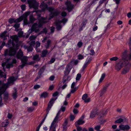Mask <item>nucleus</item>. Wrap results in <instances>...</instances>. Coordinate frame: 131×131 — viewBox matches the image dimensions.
Here are the masks:
<instances>
[{
  "mask_svg": "<svg viewBox=\"0 0 131 131\" xmlns=\"http://www.w3.org/2000/svg\"><path fill=\"white\" fill-rule=\"evenodd\" d=\"M127 51L124 52L122 56V59L116 63L115 68L117 71L121 69V68L124 67L122 71L121 74H125L127 73L131 67V63L130 61L131 59H129Z\"/></svg>",
  "mask_w": 131,
  "mask_h": 131,
  "instance_id": "nucleus-1",
  "label": "nucleus"
},
{
  "mask_svg": "<svg viewBox=\"0 0 131 131\" xmlns=\"http://www.w3.org/2000/svg\"><path fill=\"white\" fill-rule=\"evenodd\" d=\"M10 38L12 39V47H10L9 49H6L4 51V56H14L16 53L17 50L19 49V46L18 44L16 45L14 42V41L16 43H17L18 41V36L16 35H14L11 36Z\"/></svg>",
  "mask_w": 131,
  "mask_h": 131,
  "instance_id": "nucleus-2",
  "label": "nucleus"
},
{
  "mask_svg": "<svg viewBox=\"0 0 131 131\" xmlns=\"http://www.w3.org/2000/svg\"><path fill=\"white\" fill-rule=\"evenodd\" d=\"M15 80L14 77H13L9 78L8 79V83L3 85L0 87V95L3 94L8 87L10 83H12Z\"/></svg>",
  "mask_w": 131,
  "mask_h": 131,
  "instance_id": "nucleus-3",
  "label": "nucleus"
},
{
  "mask_svg": "<svg viewBox=\"0 0 131 131\" xmlns=\"http://www.w3.org/2000/svg\"><path fill=\"white\" fill-rule=\"evenodd\" d=\"M47 10L50 12L49 15V19H52L54 16H58L60 14V11L57 9L54 10V8L51 7H49Z\"/></svg>",
  "mask_w": 131,
  "mask_h": 131,
  "instance_id": "nucleus-4",
  "label": "nucleus"
},
{
  "mask_svg": "<svg viewBox=\"0 0 131 131\" xmlns=\"http://www.w3.org/2000/svg\"><path fill=\"white\" fill-rule=\"evenodd\" d=\"M27 1L30 8L36 9H38V4L35 0H27Z\"/></svg>",
  "mask_w": 131,
  "mask_h": 131,
  "instance_id": "nucleus-5",
  "label": "nucleus"
},
{
  "mask_svg": "<svg viewBox=\"0 0 131 131\" xmlns=\"http://www.w3.org/2000/svg\"><path fill=\"white\" fill-rule=\"evenodd\" d=\"M39 24H37V23H34L32 25L30 29L29 30V31L30 30L29 32L30 33H32L33 31H35V32H37L38 30V28L40 27H39Z\"/></svg>",
  "mask_w": 131,
  "mask_h": 131,
  "instance_id": "nucleus-6",
  "label": "nucleus"
},
{
  "mask_svg": "<svg viewBox=\"0 0 131 131\" xmlns=\"http://www.w3.org/2000/svg\"><path fill=\"white\" fill-rule=\"evenodd\" d=\"M47 17H41L40 18L38 19V24H39V27H42L43 25L46 23L48 22L46 20Z\"/></svg>",
  "mask_w": 131,
  "mask_h": 131,
  "instance_id": "nucleus-7",
  "label": "nucleus"
},
{
  "mask_svg": "<svg viewBox=\"0 0 131 131\" xmlns=\"http://www.w3.org/2000/svg\"><path fill=\"white\" fill-rule=\"evenodd\" d=\"M98 110L97 108L93 109L91 112L90 118H92L95 117L96 115H99Z\"/></svg>",
  "mask_w": 131,
  "mask_h": 131,
  "instance_id": "nucleus-8",
  "label": "nucleus"
},
{
  "mask_svg": "<svg viewBox=\"0 0 131 131\" xmlns=\"http://www.w3.org/2000/svg\"><path fill=\"white\" fill-rule=\"evenodd\" d=\"M57 99V97L55 99L54 98H52L51 99L50 101L48 104L47 107L46 109L47 111H48V112H49L51 107L52 106L54 101Z\"/></svg>",
  "mask_w": 131,
  "mask_h": 131,
  "instance_id": "nucleus-9",
  "label": "nucleus"
},
{
  "mask_svg": "<svg viewBox=\"0 0 131 131\" xmlns=\"http://www.w3.org/2000/svg\"><path fill=\"white\" fill-rule=\"evenodd\" d=\"M66 5L67 6V9L68 11L70 12L72 11L73 8V5L71 4L70 1H67L65 3Z\"/></svg>",
  "mask_w": 131,
  "mask_h": 131,
  "instance_id": "nucleus-10",
  "label": "nucleus"
},
{
  "mask_svg": "<svg viewBox=\"0 0 131 131\" xmlns=\"http://www.w3.org/2000/svg\"><path fill=\"white\" fill-rule=\"evenodd\" d=\"M84 118V115H82L79 119L75 123V126L77 125H82L84 124L85 122L83 121V120Z\"/></svg>",
  "mask_w": 131,
  "mask_h": 131,
  "instance_id": "nucleus-11",
  "label": "nucleus"
},
{
  "mask_svg": "<svg viewBox=\"0 0 131 131\" xmlns=\"http://www.w3.org/2000/svg\"><path fill=\"white\" fill-rule=\"evenodd\" d=\"M119 128L120 129L124 131H128L130 128V127L128 125H120L119 126Z\"/></svg>",
  "mask_w": 131,
  "mask_h": 131,
  "instance_id": "nucleus-12",
  "label": "nucleus"
},
{
  "mask_svg": "<svg viewBox=\"0 0 131 131\" xmlns=\"http://www.w3.org/2000/svg\"><path fill=\"white\" fill-rule=\"evenodd\" d=\"M40 7L43 11H45L47 9L48 7L47 5L45 3L44 1H42L40 5Z\"/></svg>",
  "mask_w": 131,
  "mask_h": 131,
  "instance_id": "nucleus-13",
  "label": "nucleus"
},
{
  "mask_svg": "<svg viewBox=\"0 0 131 131\" xmlns=\"http://www.w3.org/2000/svg\"><path fill=\"white\" fill-rule=\"evenodd\" d=\"M88 95L86 94H83L82 97V99L83 100L84 102L85 103H88L90 101V99L89 98L86 99L88 97Z\"/></svg>",
  "mask_w": 131,
  "mask_h": 131,
  "instance_id": "nucleus-14",
  "label": "nucleus"
},
{
  "mask_svg": "<svg viewBox=\"0 0 131 131\" xmlns=\"http://www.w3.org/2000/svg\"><path fill=\"white\" fill-rule=\"evenodd\" d=\"M23 53L21 49H20L17 53L16 56L18 59H21L23 56Z\"/></svg>",
  "mask_w": 131,
  "mask_h": 131,
  "instance_id": "nucleus-15",
  "label": "nucleus"
},
{
  "mask_svg": "<svg viewBox=\"0 0 131 131\" xmlns=\"http://www.w3.org/2000/svg\"><path fill=\"white\" fill-rule=\"evenodd\" d=\"M55 24L56 25V28L57 30H59L61 29L62 28V26L61 24V23L57 20L55 21Z\"/></svg>",
  "mask_w": 131,
  "mask_h": 131,
  "instance_id": "nucleus-16",
  "label": "nucleus"
},
{
  "mask_svg": "<svg viewBox=\"0 0 131 131\" xmlns=\"http://www.w3.org/2000/svg\"><path fill=\"white\" fill-rule=\"evenodd\" d=\"M60 114V111H59L57 113L56 116L54 118L53 121L52 122V125L53 123H55L56 122H58V116H59Z\"/></svg>",
  "mask_w": 131,
  "mask_h": 131,
  "instance_id": "nucleus-17",
  "label": "nucleus"
},
{
  "mask_svg": "<svg viewBox=\"0 0 131 131\" xmlns=\"http://www.w3.org/2000/svg\"><path fill=\"white\" fill-rule=\"evenodd\" d=\"M40 58L38 54H36L33 56L32 60L36 62H38L40 60Z\"/></svg>",
  "mask_w": 131,
  "mask_h": 131,
  "instance_id": "nucleus-18",
  "label": "nucleus"
},
{
  "mask_svg": "<svg viewBox=\"0 0 131 131\" xmlns=\"http://www.w3.org/2000/svg\"><path fill=\"white\" fill-rule=\"evenodd\" d=\"M107 113V112L106 111L104 110L101 111L99 113V117L101 118L102 117L106 115Z\"/></svg>",
  "mask_w": 131,
  "mask_h": 131,
  "instance_id": "nucleus-19",
  "label": "nucleus"
},
{
  "mask_svg": "<svg viewBox=\"0 0 131 131\" xmlns=\"http://www.w3.org/2000/svg\"><path fill=\"white\" fill-rule=\"evenodd\" d=\"M128 44L129 46V47L131 51V52L129 53H128V52L127 50L125 51L124 52H125L126 51H127V53L128 54V56L129 57L128 58L129 59H131V37L129 39V41Z\"/></svg>",
  "mask_w": 131,
  "mask_h": 131,
  "instance_id": "nucleus-20",
  "label": "nucleus"
},
{
  "mask_svg": "<svg viewBox=\"0 0 131 131\" xmlns=\"http://www.w3.org/2000/svg\"><path fill=\"white\" fill-rule=\"evenodd\" d=\"M9 124V121L8 119H6L3 122L2 124V127H5L7 126Z\"/></svg>",
  "mask_w": 131,
  "mask_h": 131,
  "instance_id": "nucleus-21",
  "label": "nucleus"
},
{
  "mask_svg": "<svg viewBox=\"0 0 131 131\" xmlns=\"http://www.w3.org/2000/svg\"><path fill=\"white\" fill-rule=\"evenodd\" d=\"M69 65H67L65 71H64V74L65 75H68L69 74L70 70L69 69Z\"/></svg>",
  "mask_w": 131,
  "mask_h": 131,
  "instance_id": "nucleus-22",
  "label": "nucleus"
},
{
  "mask_svg": "<svg viewBox=\"0 0 131 131\" xmlns=\"http://www.w3.org/2000/svg\"><path fill=\"white\" fill-rule=\"evenodd\" d=\"M61 24L62 23L64 25L65 23L67 21L68 19L67 18H64L62 20H57Z\"/></svg>",
  "mask_w": 131,
  "mask_h": 131,
  "instance_id": "nucleus-23",
  "label": "nucleus"
},
{
  "mask_svg": "<svg viewBox=\"0 0 131 131\" xmlns=\"http://www.w3.org/2000/svg\"><path fill=\"white\" fill-rule=\"evenodd\" d=\"M51 44V40H48L47 41V43L45 45V47L46 49H48Z\"/></svg>",
  "mask_w": 131,
  "mask_h": 131,
  "instance_id": "nucleus-24",
  "label": "nucleus"
},
{
  "mask_svg": "<svg viewBox=\"0 0 131 131\" xmlns=\"http://www.w3.org/2000/svg\"><path fill=\"white\" fill-rule=\"evenodd\" d=\"M21 62L22 63H23L26 65H27L28 64H27V60L26 58L23 57L22 58H21Z\"/></svg>",
  "mask_w": 131,
  "mask_h": 131,
  "instance_id": "nucleus-25",
  "label": "nucleus"
},
{
  "mask_svg": "<svg viewBox=\"0 0 131 131\" xmlns=\"http://www.w3.org/2000/svg\"><path fill=\"white\" fill-rule=\"evenodd\" d=\"M24 48L25 49H27L28 52L31 51L33 49L32 47L30 46H24Z\"/></svg>",
  "mask_w": 131,
  "mask_h": 131,
  "instance_id": "nucleus-26",
  "label": "nucleus"
},
{
  "mask_svg": "<svg viewBox=\"0 0 131 131\" xmlns=\"http://www.w3.org/2000/svg\"><path fill=\"white\" fill-rule=\"evenodd\" d=\"M87 19H84L81 24V26L85 27L86 24L87 23Z\"/></svg>",
  "mask_w": 131,
  "mask_h": 131,
  "instance_id": "nucleus-27",
  "label": "nucleus"
},
{
  "mask_svg": "<svg viewBox=\"0 0 131 131\" xmlns=\"http://www.w3.org/2000/svg\"><path fill=\"white\" fill-rule=\"evenodd\" d=\"M48 52V51L47 50H43L42 52V57H46Z\"/></svg>",
  "mask_w": 131,
  "mask_h": 131,
  "instance_id": "nucleus-28",
  "label": "nucleus"
},
{
  "mask_svg": "<svg viewBox=\"0 0 131 131\" xmlns=\"http://www.w3.org/2000/svg\"><path fill=\"white\" fill-rule=\"evenodd\" d=\"M36 20V19L34 18L32 15H30L29 16V20L30 22L33 23Z\"/></svg>",
  "mask_w": 131,
  "mask_h": 131,
  "instance_id": "nucleus-29",
  "label": "nucleus"
},
{
  "mask_svg": "<svg viewBox=\"0 0 131 131\" xmlns=\"http://www.w3.org/2000/svg\"><path fill=\"white\" fill-rule=\"evenodd\" d=\"M0 77H3L4 78H6V74L2 72L1 70H0Z\"/></svg>",
  "mask_w": 131,
  "mask_h": 131,
  "instance_id": "nucleus-30",
  "label": "nucleus"
},
{
  "mask_svg": "<svg viewBox=\"0 0 131 131\" xmlns=\"http://www.w3.org/2000/svg\"><path fill=\"white\" fill-rule=\"evenodd\" d=\"M48 95V93L46 92H44L41 93L40 95V97L46 98Z\"/></svg>",
  "mask_w": 131,
  "mask_h": 131,
  "instance_id": "nucleus-31",
  "label": "nucleus"
},
{
  "mask_svg": "<svg viewBox=\"0 0 131 131\" xmlns=\"http://www.w3.org/2000/svg\"><path fill=\"white\" fill-rule=\"evenodd\" d=\"M4 99L5 101H6L8 99V92H5L4 94Z\"/></svg>",
  "mask_w": 131,
  "mask_h": 131,
  "instance_id": "nucleus-32",
  "label": "nucleus"
},
{
  "mask_svg": "<svg viewBox=\"0 0 131 131\" xmlns=\"http://www.w3.org/2000/svg\"><path fill=\"white\" fill-rule=\"evenodd\" d=\"M7 32L6 31H4L3 32L1 33L0 35V37L1 38L5 37H5H7V36L6 35V34Z\"/></svg>",
  "mask_w": 131,
  "mask_h": 131,
  "instance_id": "nucleus-33",
  "label": "nucleus"
},
{
  "mask_svg": "<svg viewBox=\"0 0 131 131\" xmlns=\"http://www.w3.org/2000/svg\"><path fill=\"white\" fill-rule=\"evenodd\" d=\"M12 96L13 97V98L15 99H16L17 97V93L16 89L15 90V92L13 93Z\"/></svg>",
  "mask_w": 131,
  "mask_h": 131,
  "instance_id": "nucleus-34",
  "label": "nucleus"
},
{
  "mask_svg": "<svg viewBox=\"0 0 131 131\" xmlns=\"http://www.w3.org/2000/svg\"><path fill=\"white\" fill-rule=\"evenodd\" d=\"M30 13V12H26L24 13L21 16L23 18H27L28 16L29 15Z\"/></svg>",
  "mask_w": 131,
  "mask_h": 131,
  "instance_id": "nucleus-35",
  "label": "nucleus"
},
{
  "mask_svg": "<svg viewBox=\"0 0 131 131\" xmlns=\"http://www.w3.org/2000/svg\"><path fill=\"white\" fill-rule=\"evenodd\" d=\"M55 123H53L52 125V123L51 124V126L50 127V129H52V131H56V126L54 125V124Z\"/></svg>",
  "mask_w": 131,
  "mask_h": 131,
  "instance_id": "nucleus-36",
  "label": "nucleus"
},
{
  "mask_svg": "<svg viewBox=\"0 0 131 131\" xmlns=\"http://www.w3.org/2000/svg\"><path fill=\"white\" fill-rule=\"evenodd\" d=\"M22 20H23V18L21 16L18 18L16 19V20H15V23H17L20 22Z\"/></svg>",
  "mask_w": 131,
  "mask_h": 131,
  "instance_id": "nucleus-37",
  "label": "nucleus"
},
{
  "mask_svg": "<svg viewBox=\"0 0 131 131\" xmlns=\"http://www.w3.org/2000/svg\"><path fill=\"white\" fill-rule=\"evenodd\" d=\"M105 76V74L104 73L102 74V75L101 77L99 80V82H101L103 80Z\"/></svg>",
  "mask_w": 131,
  "mask_h": 131,
  "instance_id": "nucleus-38",
  "label": "nucleus"
},
{
  "mask_svg": "<svg viewBox=\"0 0 131 131\" xmlns=\"http://www.w3.org/2000/svg\"><path fill=\"white\" fill-rule=\"evenodd\" d=\"M123 121V119L121 118H119L115 121V123H121Z\"/></svg>",
  "mask_w": 131,
  "mask_h": 131,
  "instance_id": "nucleus-39",
  "label": "nucleus"
},
{
  "mask_svg": "<svg viewBox=\"0 0 131 131\" xmlns=\"http://www.w3.org/2000/svg\"><path fill=\"white\" fill-rule=\"evenodd\" d=\"M92 60V57H90L88 58L87 59V60L85 62V63H86L87 64H88Z\"/></svg>",
  "mask_w": 131,
  "mask_h": 131,
  "instance_id": "nucleus-40",
  "label": "nucleus"
},
{
  "mask_svg": "<svg viewBox=\"0 0 131 131\" xmlns=\"http://www.w3.org/2000/svg\"><path fill=\"white\" fill-rule=\"evenodd\" d=\"M34 109V106H31L29 107L27 111L29 112H32Z\"/></svg>",
  "mask_w": 131,
  "mask_h": 131,
  "instance_id": "nucleus-41",
  "label": "nucleus"
},
{
  "mask_svg": "<svg viewBox=\"0 0 131 131\" xmlns=\"http://www.w3.org/2000/svg\"><path fill=\"white\" fill-rule=\"evenodd\" d=\"M45 70V69L44 68V67H42L40 69L39 72V73L41 75L44 72Z\"/></svg>",
  "mask_w": 131,
  "mask_h": 131,
  "instance_id": "nucleus-42",
  "label": "nucleus"
},
{
  "mask_svg": "<svg viewBox=\"0 0 131 131\" xmlns=\"http://www.w3.org/2000/svg\"><path fill=\"white\" fill-rule=\"evenodd\" d=\"M78 87L74 88L72 89H71V93H74L78 89Z\"/></svg>",
  "mask_w": 131,
  "mask_h": 131,
  "instance_id": "nucleus-43",
  "label": "nucleus"
},
{
  "mask_svg": "<svg viewBox=\"0 0 131 131\" xmlns=\"http://www.w3.org/2000/svg\"><path fill=\"white\" fill-rule=\"evenodd\" d=\"M15 23L13 26L16 29H17L19 27L20 24L19 23Z\"/></svg>",
  "mask_w": 131,
  "mask_h": 131,
  "instance_id": "nucleus-44",
  "label": "nucleus"
},
{
  "mask_svg": "<svg viewBox=\"0 0 131 131\" xmlns=\"http://www.w3.org/2000/svg\"><path fill=\"white\" fill-rule=\"evenodd\" d=\"M23 20H24V23L25 24L27 25L29 24V23L27 20V18H23Z\"/></svg>",
  "mask_w": 131,
  "mask_h": 131,
  "instance_id": "nucleus-45",
  "label": "nucleus"
},
{
  "mask_svg": "<svg viewBox=\"0 0 131 131\" xmlns=\"http://www.w3.org/2000/svg\"><path fill=\"white\" fill-rule=\"evenodd\" d=\"M15 20L14 19L12 18H10L8 20V22L10 24H12L13 23H15Z\"/></svg>",
  "mask_w": 131,
  "mask_h": 131,
  "instance_id": "nucleus-46",
  "label": "nucleus"
},
{
  "mask_svg": "<svg viewBox=\"0 0 131 131\" xmlns=\"http://www.w3.org/2000/svg\"><path fill=\"white\" fill-rule=\"evenodd\" d=\"M81 77V75L80 74L78 73L77 74V77L76 78V80H79Z\"/></svg>",
  "mask_w": 131,
  "mask_h": 131,
  "instance_id": "nucleus-47",
  "label": "nucleus"
},
{
  "mask_svg": "<svg viewBox=\"0 0 131 131\" xmlns=\"http://www.w3.org/2000/svg\"><path fill=\"white\" fill-rule=\"evenodd\" d=\"M101 128V126L100 125H97L95 126L94 128L95 130L98 131H101V130H99Z\"/></svg>",
  "mask_w": 131,
  "mask_h": 131,
  "instance_id": "nucleus-48",
  "label": "nucleus"
},
{
  "mask_svg": "<svg viewBox=\"0 0 131 131\" xmlns=\"http://www.w3.org/2000/svg\"><path fill=\"white\" fill-rule=\"evenodd\" d=\"M61 15L62 17H64L67 16V13L66 12L63 11L61 12Z\"/></svg>",
  "mask_w": 131,
  "mask_h": 131,
  "instance_id": "nucleus-49",
  "label": "nucleus"
},
{
  "mask_svg": "<svg viewBox=\"0 0 131 131\" xmlns=\"http://www.w3.org/2000/svg\"><path fill=\"white\" fill-rule=\"evenodd\" d=\"M68 124V121L67 119H66L65 120L64 123L63 124V128L64 129L65 128H66V126Z\"/></svg>",
  "mask_w": 131,
  "mask_h": 131,
  "instance_id": "nucleus-50",
  "label": "nucleus"
},
{
  "mask_svg": "<svg viewBox=\"0 0 131 131\" xmlns=\"http://www.w3.org/2000/svg\"><path fill=\"white\" fill-rule=\"evenodd\" d=\"M46 115L45 117L42 120V121L41 122V123H40V124H39L40 125H42V124H43V122H44L45 121V120L46 118V117L47 116V114Z\"/></svg>",
  "mask_w": 131,
  "mask_h": 131,
  "instance_id": "nucleus-51",
  "label": "nucleus"
},
{
  "mask_svg": "<svg viewBox=\"0 0 131 131\" xmlns=\"http://www.w3.org/2000/svg\"><path fill=\"white\" fill-rule=\"evenodd\" d=\"M83 45V43L81 41L79 42L77 44V46L79 48H81Z\"/></svg>",
  "mask_w": 131,
  "mask_h": 131,
  "instance_id": "nucleus-52",
  "label": "nucleus"
},
{
  "mask_svg": "<svg viewBox=\"0 0 131 131\" xmlns=\"http://www.w3.org/2000/svg\"><path fill=\"white\" fill-rule=\"evenodd\" d=\"M75 117V116L74 115L71 114L70 116V120L71 121H73Z\"/></svg>",
  "mask_w": 131,
  "mask_h": 131,
  "instance_id": "nucleus-53",
  "label": "nucleus"
},
{
  "mask_svg": "<svg viewBox=\"0 0 131 131\" xmlns=\"http://www.w3.org/2000/svg\"><path fill=\"white\" fill-rule=\"evenodd\" d=\"M77 127V130L78 131H81L82 130V127L81 126H80L78 125H77L75 126Z\"/></svg>",
  "mask_w": 131,
  "mask_h": 131,
  "instance_id": "nucleus-54",
  "label": "nucleus"
},
{
  "mask_svg": "<svg viewBox=\"0 0 131 131\" xmlns=\"http://www.w3.org/2000/svg\"><path fill=\"white\" fill-rule=\"evenodd\" d=\"M13 116V115L12 114H10L9 113H8L7 115V117L9 119H11Z\"/></svg>",
  "mask_w": 131,
  "mask_h": 131,
  "instance_id": "nucleus-55",
  "label": "nucleus"
},
{
  "mask_svg": "<svg viewBox=\"0 0 131 131\" xmlns=\"http://www.w3.org/2000/svg\"><path fill=\"white\" fill-rule=\"evenodd\" d=\"M55 61V59L54 58H52L49 61V63L51 64L53 63Z\"/></svg>",
  "mask_w": 131,
  "mask_h": 131,
  "instance_id": "nucleus-56",
  "label": "nucleus"
},
{
  "mask_svg": "<svg viewBox=\"0 0 131 131\" xmlns=\"http://www.w3.org/2000/svg\"><path fill=\"white\" fill-rule=\"evenodd\" d=\"M5 42L4 41H3L2 43V44L0 46V49H2L3 47L5 45Z\"/></svg>",
  "mask_w": 131,
  "mask_h": 131,
  "instance_id": "nucleus-57",
  "label": "nucleus"
},
{
  "mask_svg": "<svg viewBox=\"0 0 131 131\" xmlns=\"http://www.w3.org/2000/svg\"><path fill=\"white\" fill-rule=\"evenodd\" d=\"M23 34V31H19L18 33V36L19 37H22Z\"/></svg>",
  "mask_w": 131,
  "mask_h": 131,
  "instance_id": "nucleus-58",
  "label": "nucleus"
},
{
  "mask_svg": "<svg viewBox=\"0 0 131 131\" xmlns=\"http://www.w3.org/2000/svg\"><path fill=\"white\" fill-rule=\"evenodd\" d=\"M41 32L42 33L46 34L47 32V31L46 28H43L42 31H41Z\"/></svg>",
  "mask_w": 131,
  "mask_h": 131,
  "instance_id": "nucleus-59",
  "label": "nucleus"
},
{
  "mask_svg": "<svg viewBox=\"0 0 131 131\" xmlns=\"http://www.w3.org/2000/svg\"><path fill=\"white\" fill-rule=\"evenodd\" d=\"M73 112L75 114H77L78 113V110L75 108H74L73 109Z\"/></svg>",
  "mask_w": 131,
  "mask_h": 131,
  "instance_id": "nucleus-60",
  "label": "nucleus"
},
{
  "mask_svg": "<svg viewBox=\"0 0 131 131\" xmlns=\"http://www.w3.org/2000/svg\"><path fill=\"white\" fill-rule=\"evenodd\" d=\"M78 57V59L79 60H81L83 59L84 58L83 56L80 54H79Z\"/></svg>",
  "mask_w": 131,
  "mask_h": 131,
  "instance_id": "nucleus-61",
  "label": "nucleus"
},
{
  "mask_svg": "<svg viewBox=\"0 0 131 131\" xmlns=\"http://www.w3.org/2000/svg\"><path fill=\"white\" fill-rule=\"evenodd\" d=\"M40 87V86L38 84H36L35 85L34 87V88L35 89H37L39 88Z\"/></svg>",
  "mask_w": 131,
  "mask_h": 131,
  "instance_id": "nucleus-62",
  "label": "nucleus"
},
{
  "mask_svg": "<svg viewBox=\"0 0 131 131\" xmlns=\"http://www.w3.org/2000/svg\"><path fill=\"white\" fill-rule=\"evenodd\" d=\"M88 65V64L86 63H84L82 68V70L83 71L85 69V68H86V67Z\"/></svg>",
  "mask_w": 131,
  "mask_h": 131,
  "instance_id": "nucleus-63",
  "label": "nucleus"
},
{
  "mask_svg": "<svg viewBox=\"0 0 131 131\" xmlns=\"http://www.w3.org/2000/svg\"><path fill=\"white\" fill-rule=\"evenodd\" d=\"M21 7L22 10L24 11L25 10L26 6L25 5H22L21 6Z\"/></svg>",
  "mask_w": 131,
  "mask_h": 131,
  "instance_id": "nucleus-64",
  "label": "nucleus"
}]
</instances>
